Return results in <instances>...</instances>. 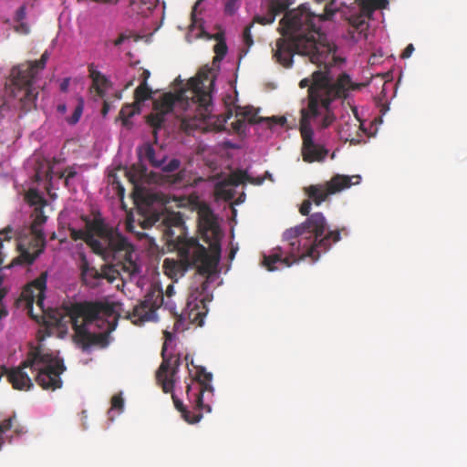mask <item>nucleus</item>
<instances>
[{"mask_svg":"<svg viewBox=\"0 0 467 467\" xmlns=\"http://www.w3.org/2000/svg\"><path fill=\"white\" fill-rule=\"evenodd\" d=\"M197 213L199 229L208 249L197 237L188 236L181 213H154L140 221V225L143 230L153 227L159 230L162 240L176 250L179 258L187 261L192 267L195 266L200 275L208 278L216 272L220 261L222 232L208 204H200Z\"/></svg>","mask_w":467,"mask_h":467,"instance_id":"obj_1","label":"nucleus"},{"mask_svg":"<svg viewBox=\"0 0 467 467\" xmlns=\"http://www.w3.org/2000/svg\"><path fill=\"white\" fill-rule=\"evenodd\" d=\"M335 0L325 6L324 13L316 15L303 4L286 11L280 20L282 37L275 41L273 57L285 67H291L295 54L308 57L311 63L335 61L336 45L329 43L320 31L319 23L333 18L337 9Z\"/></svg>","mask_w":467,"mask_h":467,"instance_id":"obj_2","label":"nucleus"},{"mask_svg":"<svg viewBox=\"0 0 467 467\" xmlns=\"http://www.w3.org/2000/svg\"><path fill=\"white\" fill-rule=\"evenodd\" d=\"M327 226L322 213H312L304 223L283 233L282 244L273 248L268 255H264L263 265L268 271H275L277 263L290 267L307 257L313 262L318 260L321 253L340 240L339 231H327Z\"/></svg>","mask_w":467,"mask_h":467,"instance_id":"obj_3","label":"nucleus"},{"mask_svg":"<svg viewBox=\"0 0 467 467\" xmlns=\"http://www.w3.org/2000/svg\"><path fill=\"white\" fill-rule=\"evenodd\" d=\"M336 60L328 63L320 61L314 64L318 67L323 66V69L314 71L310 78H305L300 80L301 88H307L306 105L301 109H307L310 101L315 100L316 107L321 115L319 125L322 129H327L332 125L336 116L331 109V103L337 99H346L348 92L357 88L347 73H341L336 80L331 74V67L344 62V59L335 55Z\"/></svg>","mask_w":467,"mask_h":467,"instance_id":"obj_4","label":"nucleus"},{"mask_svg":"<svg viewBox=\"0 0 467 467\" xmlns=\"http://www.w3.org/2000/svg\"><path fill=\"white\" fill-rule=\"evenodd\" d=\"M76 341L84 349L90 346L109 345V334L116 327V310L112 304L102 301H84L72 304L67 309Z\"/></svg>","mask_w":467,"mask_h":467,"instance_id":"obj_5","label":"nucleus"},{"mask_svg":"<svg viewBox=\"0 0 467 467\" xmlns=\"http://www.w3.org/2000/svg\"><path fill=\"white\" fill-rule=\"evenodd\" d=\"M26 368L36 373V382L43 389L54 391L63 385L61 374L66 370L63 359L41 345L30 349L26 359L21 366L11 369L4 368L7 379L14 389L29 390L33 388L32 379L25 371Z\"/></svg>","mask_w":467,"mask_h":467,"instance_id":"obj_6","label":"nucleus"},{"mask_svg":"<svg viewBox=\"0 0 467 467\" xmlns=\"http://www.w3.org/2000/svg\"><path fill=\"white\" fill-rule=\"evenodd\" d=\"M215 77L211 68H203L177 94L165 93L153 103L155 111L167 114L173 107L186 112V118L206 120L212 112V91Z\"/></svg>","mask_w":467,"mask_h":467,"instance_id":"obj_7","label":"nucleus"},{"mask_svg":"<svg viewBox=\"0 0 467 467\" xmlns=\"http://www.w3.org/2000/svg\"><path fill=\"white\" fill-rule=\"evenodd\" d=\"M86 230L95 241L99 243L100 249L94 250V253L103 256L105 259L109 257L116 258L122 256V269L130 276H134L140 273V265L133 260L134 247L121 234L108 227L100 215L93 219H85Z\"/></svg>","mask_w":467,"mask_h":467,"instance_id":"obj_8","label":"nucleus"},{"mask_svg":"<svg viewBox=\"0 0 467 467\" xmlns=\"http://www.w3.org/2000/svg\"><path fill=\"white\" fill-rule=\"evenodd\" d=\"M48 58L49 53L46 50L40 59L26 61L11 70L9 97L16 101L14 106L25 113L36 108L38 90L34 84L37 74L45 68Z\"/></svg>","mask_w":467,"mask_h":467,"instance_id":"obj_9","label":"nucleus"},{"mask_svg":"<svg viewBox=\"0 0 467 467\" xmlns=\"http://www.w3.org/2000/svg\"><path fill=\"white\" fill-rule=\"evenodd\" d=\"M315 100L312 99L307 109H300L299 131L302 137V157L306 162L323 161L328 153L322 145L314 141L312 123L323 130L320 125L321 115H318Z\"/></svg>","mask_w":467,"mask_h":467,"instance_id":"obj_10","label":"nucleus"},{"mask_svg":"<svg viewBox=\"0 0 467 467\" xmlns=\"http://www.w3.org/2000/svg\"><path fill=\"white\" fill-rule=\"evenodd\" d=\"M360 179L359 175L348 176L337 174L324 183L312 184L305 188V192L308 199L305 200L300 205V213L307 216L310 213L312 202L316 205H320L328 196L348 189L351 185L358 184Z\"/></svg>","mask_w":467,"mask_h":467,"instance_id":"obj_11","label":"nucleus"},{"mask_svg":"<svg viewBox=\"0 0 467 467\" xmlns=\"http://www.w3.org/2000/svg\"><path fill=\"white\" fill-rule=\"evenodd\" d=\"M357 6L342 11V18L350 28L348 34L352 39L358 40L355 34L367 37L369 20L376 10L387 8L388 0H356Z\"/></svg>","mask_w":467,"mask_h":467,"instance_id":"obj_12","label":"nucleus"},{"mask_svg":"<svg viewBox=\"0 0 467 467\" xmlns=\"http://www.w3.org/2000/svg\"><path fill=\"white\" fill-rule=\"evenodd\" d=\"M208 287V281L202 282L200 287L191 291L187 297L185 307L179 316L181 323L188 322L189 325L202 327L204 317L208 312L206 296L204 292Z\"/></svg>","mask_w":467,"mask_h":467,"instance_id":"obj_13","label":"nucleus"},{"mask_svg":"<svg viewBox=\"0 0 467 467\" xmlns=\"http://www.w3.org/2000/svg\"><path fill=\"white\" fill-rule=\"evenodd\" d=\"M46 221L47 216H45L42 212L36 214L30 226V232L32 234L30 240L27 244L23 242L18 244L20 257L16 259L17 261L21 259L23 263L31 265L40 255V254L43 253L46 245V239L42 225Z\"/></svg>","mask_w":467,"mask_h":467,"instance_id":"obj_14","label":"nucleus"},{"mask_svg":"<svg viewBox=\"0 0 467 467\" xmlns=\"http://www.w3.org/2000/svg\"><path fill=\"white\" fill-rule=\"evenodd\" d=\"M213 374L207 372L204 368H196L195 376L190 379L186 386V395L190 402L194 405L195 410H205L211 412L210 405L203 403V395L205 393L213 395V388L211 385Z\"/></svg>","mask_w":467,"mask_h":467,"instance_id":"obj_15","label":"nucleus"},{"mask_svg":"<svg viewBox=\"0 0 467 467\" xmlns=\"http://www.w3.org/2000/svg\"><path fill=\"white\" fill-rule=\"evenodd\" d=\"M164 293L157 285L150 287L144 299L136 305L131 312L128 313V317L135 325H141L146 321L154 320L156 317V309L163 302Z\"/></svg>","mask_w":467,"mask_h":467,"instance_id":"obj_16","label":"nucleus"},{"mask_svg":"<svg viewBox=\"0 0 467 467\" xmlns=\"http://www.w3.org/2000/svg\"><path fill=\"white\" fill-rule=\"evenodd\" d=\"M78 269L82 284L89 288L99 286L104 279L109 283H113L119 275V271L112 265H103L100 271L90 265L84 254L79 256Z\"/></svg>","mask_w":467,"mask_h":467,"instance_id":"obj_17","label":"nucleus"},{"mask_svg":"<svg viewBox=\"0 0 467 467\" xmlns=\"http://www.w3.org/2000/svg\"><path fill=\"white\" fill-rule=\"evenodd\" d=\"M47 273H42L37 278L28 284L21 293L20 300L24 301L30 316L37 319L32 311L36 303L41 312H44L45 291L47 287Z\"/></svg>","mask_w":467,"mask_h":467,"instance_id":"obj_18","label":"nucleus"},{"mask_svg":"<svg viewBox=\"0 0 467 467\" xmlns=\"http://www.w3.org/2000/svg\"><path fill=\"white\" fill-rule=\"evenodd\" d=\"M162 362L157 372L156 380L161 386L163 392H172L175 384V376L179 370L181 360L179 356H165V347L161 350Z\"/></svg>","mask_w":467,"mask_h":467,"instance_id":"obj_19","label":"nucleus"},{"mask_svg":"<svg viewBox=\"0 0 467 467\" xmlns=\"http://www.w3.org/2000/svg\"><path fill=\"white\" fill-rule=\"evenodd\" d=\"M267 14L265 16H255L251 23L261 24L263 26L274 23L275 16L286 11L294 4V0H267Z\"/></svg>","mask_w":467,"mask_h":467,"instance_id":"obj_20","label":"nucleus"},{"mask_svg":"<svg viewBox=\"0 0 467 467\" xmlns=\"http://www.w3.org/2000/svg\"><path fill=\"white\" fill-rule=\"evenodd\" d=\"M163 270L166 275L171 279L177 280L183 276L185 273L192 267L187 261L180 258L179 260L166 258L163 261Z\"/></svg>","mask_w":467,"mask_h":467,"instance_id":"obj_21","label":"nucleus"},{"mask_svg":"<svg viewBox=\"0 0 467 467\" xmlns=\"http://www.w3.org/2000/svg\"><path fill=\"white\" fill-rule=\"evenodd\" d=\"M88 72L89 78L92 80L91 88L96 91L99 97L103 98L109 86L108 78L99 70H97L93 65L88 67Z\"/></svg>","mask_w":467,"mask_h":467,"instance_id":"obj_22","label":"nucleus"},{"mask_svg":"<svg viewBox=\"0 0 467 467\" xmlns=\"http://www.w3.org/2000/svg\"><path fill=\"white\" fill-rule=\"evenodd\" d=\"M171 398L174 407L181 412L182 417L188 423L192 424L199 422L200 420L202 418V414L201 412L188 410L187 408L183 405L182 401L179 398H177L176 395H174L173 393L171 395Z\"/></svg>","mask_w":467,"mask_h":467,"instance_id":"obj_23","label":"nucleus"},{"mask_svg":"<svg viewBox=\"0 0 467 467\" xmlns=\"http://www.w3.org/2000/svg\"><path fill=\"white\" fill-rule=\"evenodd\" d=\"M129 182L137 186L147 176V168L142 164H134L125 171Z\"/></svg>","mask_w":467,"mask_h":467,"instance_id":"obj_24","label":"nucleus"},{"mask_svg":"<svg viewBox=\"0 0 467 467\" xmlns=\"http://www.w3.org/2000/svg\"><path fill=\"white\" fill-rule=\"evenodd\" d=\"M70 232V237L74 241L78 240H83L94 252V250H99L100 246L99 243L95 241V238H93L88 233H87V230H77L75 228H69Z\"/></svg>","mask_w":467,"mask_h":467,"instance_id":"obj_25","label":"nucleus"},{"mask_svg":"<svg viewBox=\"0 0 467 467\" xmlns=\"http://www.w3.org/2000/svg\"><path fill=\"white\" fill-rule=\"evenodd\" d=\"M140 111V107L135 102L124 105L119 113V118L121 119L123 126L129 128L131 124L129 119Z\"/></svg>","mask_w":467,"mask_h":467,"instance_id":"obj_26","label":"nucleus"},{"mask_svg":"<svg viewBox=\"0 0 467 467\" xmlns=\"http://www.w3.org/2000/svg\"><path fill=\"white\" fill-rule=\"evenodd\" d=\"M140 153L143 154L144 158L155 168H161L166 161L165 156L161 159L156 158L155 150L150 144L144 145Z\"/></svg>","mask_w":467,"mask_h":467,"instance_id":"obj_27","label":"nucleus"},{"mask_svg":"<svg viewBox=\"0 0 467 467\" xmlns=\"http://www.w3.org/2000/svg\"><path fill=\"white\" fill-rule=\"evenodd\" d=\"M234 186H230L223 181H221L215 185V194L218 198L225 201H231L235 196Z\"/></svg>","mask_w":467,"mask_h":467,"instance_id":"obj_28","label":"nucleus"},{"mask_svg":"<svg viewBox=\"0 0 467 467\" xmlns=\"http://www.w3.org/2000/svg\"><path fill=\"white\" fill-rule=\"evenodd\" d=\"M152 90L148 83H140L134 90V102L140 105L151 98Z\"/></svg>","mask_w":467,"mask_h":467,"instance_id":"obj_29","label":"nucleus"},{"mask_svg":"<svg viewBox=\"0 0 467 467\" xmlns=\"http://www.w3.org/2000/svg\"><path fill=\"white\" fill-rule=\"evenodd\" d=\"M247 179L248 173L246 171L237 170L236 171L232 172L227 178H225L223 181L229 184L230 186L235 187L240 184L245 183Z\"/></svg>","mask_w":467,"mask_h":467,"instance_id":"obj_30","label":"nucleus"},{"mask_svg":"<svg viewBox=\"0 0 467 467\" xmlns=\"http://www.w3.org/2000/svg\"><path fill=\"white\" fill-rule=\"evenodd\" d=\"M243 117L244 119H248L249 123L254 124L263 121V118H258L257 113L253 108H246L240 109L236 112V117Z\"/></svg>","mask_w":467,"mask_h":467,"instance_id":"obj_31","label":"nucleus"},{"mask_svg":"<svg viewBox=\"0 0 467 467\" xmlns=\"http://www.w3.org/2000/svg\"><path fill=\"white\" fill-rule=\"evenodd\" d=\"M165 115L164 113H161L160 111H156L155 113H151L148 115L147 117V122L148 124L154 129V131L156 132V130L161 128L162 124L165 121Z\"/></svg>","mask_w":467,"mask_h":467,"instance_id":"obj_32","label":"nucleus"},{"mask_svg":"<svg viewBox=\"0 0 467 467\" xmlns=\"http://www.w3.org/2000/svg\"><path fill=\"white\" fill-rule=\"evenodd\" d=\"M224 14L234 16L240 7L241 0H223Z\"/></svg>","mask_w":467,"mask_h":467,"instance_id":"obj_33","label":"nucleus"},{"mask_svg":"<svg viewBox=\"0 0 467 467\" xmlns=\"http://www.w3.org/2000/svg\"><path fill=\"white\" fill-rule=\"evenodd\" d=\"M15 426L12 418L0 422V446L4 443V435Z\"/></svg>","mask_w":467,"mask_h":467,"instance_id":"obj_34","label":"nucleus"},{"mask_svg":"<svg viewBox=\"0 0 467 467\" xmlns=\"http://www.w3.org/2000/svg\"><path fill=\"white\" fill-rule=\"evenodd\" d=\"M181 166V161L178 159H171L167 164H163L161 168L163 172H172L177 171Z\"/></svg>","mask_w":467,"mask_h":467,"instance_id":"obj_35","label":"nucleus"},{"mask_svg":"<svg viewBox=\"0 0 467 467\" xmlns=\"http://www.w3.org/2000/svg\"><path fill=\"white\" fill-rule=\"evenodd\" d=\"M213 51L216 54V57L222 59L227 53V46L224 41L217 42L213 47Z\"/></svg>","mask_w":467,"mask_h":467,"instance_id":"obj_36","label":"nucleus"},{"mask_svg":"<svg viewBox=\"0 0 467 467\" xmlns=\"http://www.w3.org/2000/svg\"><path fill=\"white\" fill-rule=\"evenodd\" d=\"M263 121L267 122L270 128H272L275 125L285 126V124L286 123V118L274 116L271 118L263 119Z\"/></svg>","mask_w":467,"mask_h":467,"instance_id":"obj_37","label":"nucleus"},{"mask_svg":"<svg viewBox=\"0 0 467 467\" xmlns=\"http://www.w3.org/2000/svg\"><path fill=\"white\" fill-rule=\"evenodd\" d=\"M253 26L254 23H250L248 26H245L243 33L244 42L247 47H251L254 44L253 37L251 35V29Z\"/></svg>","mask_w":467,"mask_h":467,"instance_id":"obj_38","label":"nucleus"},{"mask_svg":"<svg viewBox=\"0 0 467 467\" xmlns=\"http://www.w3.org/2000/svg\"><path fill=\"white\" fill-rule=\"evenodd\" d=\"M124 400L120 394H116L111 399V409L122 410Z\"/></svg>","mask_w":467,"mask_h":467,"instance_id":"obj_39","label":"nucleus"},{"mask_svg":"<svg viewBox=\"0 0 467 467\" xmlns=\"http://www.w3.org/2000/svg\"><path fill=\"white\" fill-rule=\"evenodd\" d=\"M82 110H83V105H82V102H80L75 109L72 116L70 117L69 119V122L71 124H75L77 123L80 117H81V114H82Z\"/></svg>","mask_w":467,"mask_h":467,"instance_id":"obj_40","label":"nucleus"},{"mask_svg":"<svg viewBox=\"0 0 467 467\" xmlns=\"http://www.w3.org/2000/svg\"><path fill=\"white\" fill-rule=\"evenodd\" d=\"M26 17V5H21L16 12L14 20L16 22H22Z\"/></svg>","mask_w":467,"mask_h":467,"instance_id":"obj_41","label":"nucleus"},{"mask_svg":"<svg viewBox=\"0 0 467 467\" xmlns=\"http://www.w3.org/2000/svg\"><path fill=\"white\" fill-rule=\"evenodd\" d=\"M236 118L237 119L234 121H233L231 125L234 130H235L236 132H241L245 127V119L243 117Z\"/></svg>","mask_w":467,"mask_h":467,"instance_id":"obj_42","label":"nucleus"},{"mask_svg":"<svg viewBox=\"0 0 467 467\" xmlns=\"http://www.w3.org/2000/svg\"><path fill=\"white\" fill-rule=\"evenodd\" d=\"M130 34H126V33H120L119 35V36L113 41V45L115 47H119L121 46L126 40H129L130 38Z\"/></svg>","mask_w":467,"mask_h":467,"instance_id":"obj_43","label":"nucleus"},{"mask_svg":"<svg viewBox=\"0 0 467 467\" xmlns=\"http://www.w3.org/2000/svg\"><path fill=\"white\" fill-rule=\"evenodd\" d=\"M76 175H77V171L70 168V169H67L64 172H62L60 174V178L65 177V183L67 184L68 181L71 178H74Z\"/></svg>","mask_w":467,"mask_h":467,"instance_id":"obj_44","label":"nucleus"},{"mask_svg":"<svg viewBox=\"0 0 467 467\" xmlns=\"http://www.w3.org/2000/svg\"><path fill=\"white\" fill-rule=\"evenodd\" d=\"M18 25L15 27V30L18 33H21V34H28L29 33V26L26 23H25L24 21L22 22H17Z\"/></svg>","mask_w":467,"mask_h":467,"instance_id":"obj_45","label":"nucleus"},{"mask_svg":"<svg viewBox=\"0 0 467 467\" xmlns=\"http://www.w3.org/2000/svg\"><path fill=\"white\" fill-rule=\"evenodd\" d=\"M184 173L182 171H179L177 174L171 176V182L173 184L181 183L183 180Z\"/></svg>","mask_w":467,"mask_h":467,"instance_id":"obj_46","label":"nucleus"},{"mask_svg":"<svg viewBox=\"0 0 467 467\" xmlns=\"http://www.w3.org/2000/svg\"><path fill=\"white\" fill-rule=\"evenodd\" d=\"M264 181H265V178H263V177L254 178L248 174V179H247L246 182H249L254 185H261L264 182Z\"/></svg>","mask_w":467,"mask_h":467,"instance_id":"obj_47","label":"nucleus"},{"mask_svg":"<svg viewBox=\"0 0 467 467\" xmlns=\"http://www.w3.org/2000/svg\"><path fill=\"white\" fill-rule=\"evenodd\" d=\"M414 51V47L412 44H409L406 48L403 50L401 54L402 58H408L411 56L412 52Z\"/></svg>","mask_w":467,"mask_h":467,"instance_id":"obj_48","label":"nucleus"},{"mask_svg":"<svg viewBox=\"0 0 467 467\" xmlns=\"http://www.w3.org/2000/svg\"><path fill=\"white\" fill-rule=\"evenodd\" d=\"M150 76V72L148 69H143L142 73L140 74V83H147L149 78Z\"/></svg>","mask_w":467,"mask_h":467,"instance_id":"obj_49","label":"nucleus"},{"mask_svg":"<svg viewBox=\"0 0 467 467\" xmlns=\"http://www.w3.org/2000/svg\"><path fill=\"white\" fill-rule=\"evenodd\" d=\"M174 293H175V292H174V286H173V285H172V284L169 285L167 286L166 290H165V295H166V296L171 297V296H173V295H174Z\"/></svg>","mask_w":467,"mask_h":467,"instance_id":"obj_50","label":"nucleus"},{"mask_svg":"<svg viewBox=\"0 0 467 467\" xmlns=\"http://www.w3.org/2000/svg\"><path fill=\"white\" fill-rule=\"evenodd\" d=\"M67 87H68V79H65V80L61 83V85H60V89H61L62 91H67Z\"/></svg>","mask_w":467,"mask_h":467,"instance_id":"obj_51","label":"nucleus"},{"mask_svg":"<svg viewBox=\"0 0 467 467\" xmlns=\"http://www.w3.org/2000/svg\"><path fill=\"white\" fill-rule=\"evenodd\" d=\"M136 235L138 236L139 239H142L144 237H148V234H146L144 232H137Z\"/></svg>","mask_w":467,"mask_h":467,"instance_id":"obj_52","label":"nucleus"},{"mask_svg":"<svg viewBox=\"0 0 467 467\" xmlns=\"http://www.w3.org/2000/svg\"><path fill=\"white\" fill-rule=\"evenodd\" d=\"M108 111H109V106H108L107 102H105L103 105V108H102V114L106 115L108 113Z\"/></svg>","mask_w":467,"mask_h":467,"instance_id":"obj_53","label":"nucleus"},{"mask_svg":"<svg viewBox=\"0 0 467 467\" xmlns=\"http://www.w3.org/2000/svg\"><path fill=\"white\" fill-rule=\"evenodd\" d=\"M7 315V311L3 308V306L0 307V319L3 317H5Z\"/></svg>","mask_w":467,"mask_h":467,"instance_id":"obj_54","label":"nucleus"},{"mask_svg":"<svg viewBox=\"0 0 467 467\" xmlns=\"http://www.w3.org/2000/svg\"><path fill=\"white\" fill-rule=\"evenodd\" d=\"M119 194H123L124 193V188L121 186V185H119Z\"/></svg>","mask_w":467,"mask_h":467,"instance_id":"obj_55","label":"nucleus"},{"mask_svg":"<svg viewBox=\"0 0 467 467\" xmlns=\"http://www.w3.org/2000/svg\"><path fill=\"white\" fill-rule=\"evenodd\" d=\"M232 117V112L230 111L228 115L223 119V121L226 122L228 119Z\"/></svg>","mask_w":467,"mask_h":467,"instance_id":"obj_56","label":"nucleus"},{"mask_svg":"<svg viewBox=\"0 0 467 467\" xmlns=\"http://www.w3.org/2000/svg\"><path fill=\"white\" fill-rule=\"evenodd\" d=\"M133 228H134V226H133L131 223H128V229H129L130 232H133Z\"/></svg>","mask_w":467,"mask_h":467,"instance_id":"obj_57","label":"nucleus"},{"mask_svg":"<svg viewBox=\"0 0 467 467\" xmlns=\"http://www.w3.org/2000/svg\"><path fill=\"white\" fill-rule=\"evenodd\" d=\"M3 281H4V279H3V277L0 275V286H2V285H3ZM0 290H3V288H2V287H0ZM4 291L5 292V289H4Z\"/></svg>","mask_w":467,"mask_h":467,"instance_id":"obj_58","label":"nucleus"},{"mask_svg":"<svg viewBox=\"0 0 467 467\" xmlns=\"http://www.w3.org/2000/svg\"><path fill=\"white\" fill-rule=\"evenodd\" d=\"M58 109L61 111H64L66 109V106H64V105L58 106Z\"/></svg>","mask_w":467,"mask_h":467,"instance_id":"obj_59","label":"nucleus"},{"mask_svg":"<svg viewBox=\"0 0 467 467\" xmlns=\"http://www.w3.org/2000/svg\"><path fill=\"white\" fill-rule=\"evenodd\" d=\"M16 431H17V432L21 431V429L19 426H16Z\"/></svg>","mask_w":467,"mask_h":467,"instance_id":"obj_60","label":"nucleus"},{"mask_svg":"<svg viewBox=\"0 0 467 467\" xmlns=\"http://www.w3.org/2000/svg\"><path fill=\"white\" fill-rule=\"evenodd\" d=\"M265 175H266L267 177H269V178H271V177H272V175H271L268 171H266V172H265Z\"/></svg>","mask_w":467,"mask_h":467,"instance_id":"obj_61","label":"nucleus"}]
</instances>
